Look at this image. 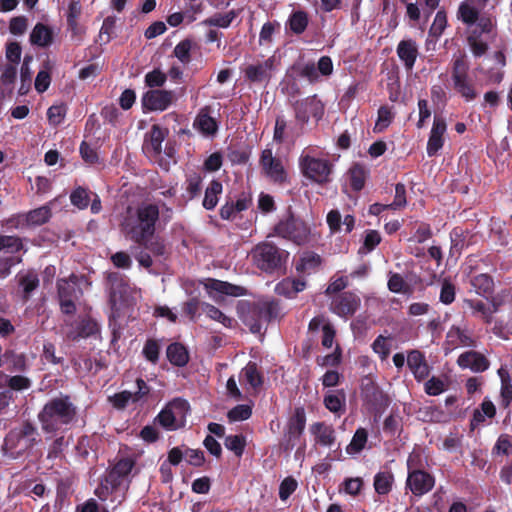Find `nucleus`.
<instances>
[{
  "label": "nucleus",
  "instance_id": "nucleus-63",
  "mask_svg": "<svg viewBox=\"0 0 512 512\" xmlns=\"http://www.w3.org/2000/svg\"><path fill=\"white\" fill-rule=\"evenodd\" d=\"M373 351L379 355L380 359L386 360L391 351V345L388 343V338L383 335H379L372 343Z\"/></svg>",
  "mask_w": 512,
  "mask_h": 512
},
{
  "label": "nucleus",
  "instance_id": "nucleus-33",
  "mask_svg": "<svg viewBox=\"0 0 512 512\" xmlns=\"http://www.w3.org/2000/svg\"><path fill=\"white\" fill-rule=\"evenodd\" d=\"M306 288V282L302 279L284 278L275 287L278 295L286 298H294L296 295Z\"/></svg>",
  "mask_w": 512,
  "mask_h": 512
},
{
  "label": "nucleus",
  "instance_id": "nucleus-16",
  "mask_svg": "<svg viewBox=\"0 0 512 512\" xmlns=\"http://www.w3.org/2000/svg\"><path fill=\"white\" fill-rule=\"evenodd\" d=\"M435 481V477L425 470L413 471L407 474L405 485L413 495L421 497L434 488Z\"/></svg>",
  "mask_w": 512,
  "mask_h": 512
},
{
  "label": "nucleus",
  "instance_id": "nucleus-35",
  "mask_svg": "<svg viewBox=\"0 0 512 512\" xmlns=\"http://www.w3.org/2000/svg\"><path fill=\"white\" fill-rule=\"evenodd\" d=\"M241 10L232 9L226 13H215L202 21V24L209 27L228 28L238 17Z\"/></svg>",
  "mask_w": 512,
  "mask_h": 512
},
{
  "label": "nucleus",
  "instance_id": "nucleus-30",
  "mask_svg": "<svg viewBox=\"0 0 512 512\" xmlns=\"http://www.w3.org/2000/svg\"><path fill=\"white\" fill-rule=\"evenodd\" d=\"M99 333L100 326L97 321L90 317H84L77 324L76 330L70 332L68 337L75 341L80 338L93 337Z\"/></svg>",
  "mask_w": 512,
  "mask_h": 512
},
{
  "label": "nucleus",
  "instance_id": "nucleus-4",
  "mask_svg": "<svg viewBox=\"0 0 512 512\" xmlns=\"http://www.w3.org/2000/svg\"><path fill=\"white\" fill-rule=\"evenodd\" d=\"M82 283L90 284L85 275L70 274L68 278L57 280V296L60 310L65 315H74L77 311L76 302L82 297Z\"/></svg>",
  "mask_w": 512,
  "mask_h": 512
},
{
  "label": "nucleus",
  "instance_id": "nucleus-44",
  "mask_svg": "<svg viewBox=\"0 0 512 512\" xmlns=\"http://www.w3.org/2000/svg\"><path fill=\"white\" fill-rule=\"evenodd\" d=\"M194 126H196L205 135H214L218 130L216 120L208 112L201 110L197 115Z\"/></svg>",
  "mask_w": 512,
  "mask_h": 512
},
{
  "label": "nucleus",
  "instance_id": "nucleus-42",
  "mask_svg": "<svg viewBox=\"0 0 512 512\" xmlns=\"http://www.w3.org/2000/svg\"><path fill=\"white\" fill-rule=\"evenodd\" d=\"M223 186L219 180H212L205 190L203 207L207 210H213L218 204V196L222 193Z\"/></svg>",
  "mask_w": 512,
  "mask_h": 512
},
{
  "label": "nucleus",
  "instance_id": "nucleus-28",
  "mask_svg": "<svg viewBox=\"0 0 512 512\" xmlns=\"http://www.w3.org/2000/svg\"><path fill=\"white\" fill-rule=\"evenodd\" d=\"M54 33L51 27L38 22L30 33V43L42 48L49 47L53 43Z\"/></svg>",
  "mask_w": 512,
  "mask_h": 512
},
{
  "label": "nucleus",
  "instance_id": "nucleus-3",
  "mask_svg": "<svg viewBox=\"0 0 512 512\" xmlns=\"http://www.w3.org/2000/svg\"><path fill=\"white\" fill-rule=\"evenodd\" d=\"M279 313L280 307L277 301H260L243 305L240 318L253 334H258L277 318Z\"/></svg>",
  "mask_w": 512,
  "mask_h": 512
},
{
  "label": "nucleus",
  "instance_id": "nucleus-34",
  "mask_svg": "<svg viewBox=\"0 0 512 512\" xmlns=\"http://www.w3.org/2000/svg\"><path fill=\"white\" fill-rule=\"evenodd\" d=\"M82 13V7H81V1L80 0H70L67 14H66V21H67V27L71 31L73 36L80 35L82 33V28L80 27L78 23V19L81 16Z\"/></svg>",
  "mask_w": 512,
  "mask_h": 512
},
{
  "label": "nucleus",
  "instance_id": "nucleus-62",
  "mask_svg": "<svg viewBox=\"0 0 512 512\" xmlns=\"http://www.w3.org/2000/svg\"><path fill=\"white\" fill-rule=\"evenodd\" d=\"M499 375L502 379V385H501V405L504 408H508L512 402V384L510 383L509 375L506 373V376L504 377L502 373V369L499 370Z\"/></svg>",
  "mask_w": 512,
  "mask_h": 512
},
{
  "label": "nucleus",
  "instance_id": "nucleus-20",
  "mask_svg": "<svg viewBox=\"0 0 512 512\" xmlns=\"http://www.w3.org/2000/svg\"><path fill=\"white\" fill-rule=\"evenodd\" d=\"M310 433L314 436L315 444L330 447L336 442V432L331 424L319 421L310 425Z\"/></svg>",
  "mask_w": 512,
  "mask_h": 512
},
{
  "label": "nucleus",
  "instance_id": "nucleus-60",
  "mask_svg": "<svg viewBox=\"0 0 512 512\" xmlns=\"http://www.w3.org/2000/svg\"><path fill=\"white\" fill-rule=\"evenodd\" d=\"M251 415V406L246 404H239L228 411L227 418L230 422H238L249 419Z\"/></svg>",
  "mask_w": 512,
  "mask_h": 512
},
{
  "label": "nucleus",
  "instance_id": "nucleus-1",
  "mask_svg": "<svg viewBox=\"0 0 512 512\" xmlns=\"http://www.w3.org/2000/svg\"><path fill=\"white\" fill-rule=\"evenodd\" d=\"M160 219V209L157 204L143 202L139 204L133 215L125 217L121 229L135 243H142L152 238Z\"/></svg>",
  "mask_w": 512,
  "mask_h": 512
},
{
  "label": "nucleus",
  "instance_id": "nucleus-12",
  "mask_svg": "<svg viewBox=\"0 0 512 512\" xmlns=\"http://www.w3.org/2000/svg\"><path fill=\"white\" fill-rule=\"evenodd\" d=\"M295 119L301 124L308 123L310 117L320 120L324 115V104L316 95L296 100L292 104Z\"/></svg>",
  "mask_w": 512,
  "mask_h": 512
},
{
  "label": "nucleus",
  "instance_id": "nucleus-2",
  "mask_svg": "<svg viewBox=\"0 0 512 512\" xmlns=\"http://www.w3.org/2000/svg\"><path fill=\"white\" fill-rule=\"evenodd\" d=\"M77 416V407L71 397L61 394L51 398L38 414V420L45 433H56L62 427L70 425Z\"/></svg>",
  "mask_w": 512,
  "mask_h": 512
},
{
  "label": "nucleus",
  "instance_id": "nucleus-52",
  "mask_svg": "<svg viewBox=\"0 0 512 512\" xmlns=\"http://www.w3.org/2000/svg\"><path fill=\"white\" fill-rule=\"evenodd\" d=\"M3 361L9 364L12 371H25L26 370V357L24 354H18L13 350H6L3 354Z\"/></svg>",
  "mask_w": 512,
  "mask_h": 512
},
{
  "label": "nucleus",
  "instance_id": "nucleus-24",
  "mask_svg": "<svg viewBox=\"0 0 512 512\" xmlns=\"http://www.w3.org/2000/svg\"><path fill=\"white\" fill-rule=\"evenodd\" d=\"M458 365L462 368H470L473 372H484L489 368L488 359L476 351H467L458 357Z\"/></svg>",
  "mask_w": 512,
  "mask_h": 512
},
{
  "label": "nucleus",
  "instance_id": "nucleus-19",
  "mask_svg": "<svg viewBox=\"0 0 512 512\" xmlns=\"http://www.w3.org/2000/svg\"><path fill=\"white\" fill-rule=\"evenodd\" d=\"M127 286V282L121 273L110 272L106 275V289L109 296V303L112 307L116 306L118 301L126 294Z\"/></svg>",
  "mask_w": 512,
  "mask_h": 512
},
{
  "label": "nucleus",
  "instance_id": "nucleus-36",
  "mask_svg": "<svg viewBox=\"0 0 512 512\" xmlns=\"http://www.w3.org/2000/svg\"><path fill=\"white\" fill-rule=\"evenodd\" d=\"M241 375L254 390L262 387L264 383V377L262 372L259 370L256 362L249 361L246 366L242 369Z\"/></svg>",
  "mask_w": 512,
  "mask_h": 512
},
{
  "label": "nucleus",
  "instance_id": "nucleus-45",
  "mask_svg": "<svg viewBox=\"0 0 512 512\" xmlns=\"http://www.w3.org/2000/svg\"><path fill=\"white\" fill-rule=\"evenodd\" d=\"M367 441H368V431L363 427H359L355 431L350 443L346 447L347 454H349V455L359 454L365 448Z\"/></svg>",
  "mask_w": 512,
  "mask_h": 512
},
{
  "label": "nucleus",
  "instance_id": "nucleus-18",
  "mask_svg": "<svg viewBox=\"0 0 512 512\" xmlns=\"http://www.w3.org/2000/svg\"><path fill=\"white\" fill-rule=\"evenodd\" d=\"M169 134L167 128H163L158 124H153L150 131L145 135L143 149L154 157H158L162 153V143Z\"/></svg>",
  "mask_w": 512,
  "mask_h": 512
},
{
  "label": "nucleus",
  "instance_id": "nucleus-57",
  "mask_svg": "<svg viewBox=\"0 0 512 512\" xmlns=\"http://www.w3.org/2000/svg\"><path fill=\"white\" fill-rule=\"evenodd\" d=\"M456 296V286L449 278H444L441 282V290L439 300L445 305H450L454 302Z\"/></svg>",
  "mask_w": 512,
  "mask_h": 512
},
{
  "label": "nucleus",
  "instance_id": "nucleus-5",
  "mask_svg": "<svg viewBox=\"0 0 512 512\" xmlns=\"http://www.w3.org/2000/svg\"><path fill=\"white\" fill-rule=\"evenodd\" d=\"M451 81L453 90L466 102H472L478 97V92L472 78L469 76V63L465 54L453 58L451 63Z\"/></svg>",
  "mask_w": 512,
  "mask_h": 512
},
{
  "label": "nucleus",
  "instance_id": "nucleus-29",
  "mask_svg": "<svg viewBox=\"0 0 512 512\" xmlns=\"http://www.w3.org/2000/svg\"><path fill=\"white\" fill-rule=\"evenodd\" d=\"M134 465L135 461L132 458H121L109 471L107 481L110 482L113 487L117 486L120 483V479L130 474Z\"/></svg>",
  "mask_w": 512,
  "mask_h": 512
},
{
  "label": "nucleus",
  "instance_id": "nucleus-64",
  "mask_svg": "<svg viewBox=\"0 0 512 512\" xmlns=\"http://www.w3.org/2000/svg\"><path fill=\"white\" fill-rule=\"evenodd\" d=\"M66 112L67 107L65 104L52 105L49 107L47 111V118L50 124L54 126L61 124L65 118Z\"/></svg>",
  "mask_w": 512,
  "mask_h": 512
},
{
  "label": "nucleus",
  "instance_id": "nucleus-41",
  "mask_svg": "<svg viewBox=\"0 0 512 512\" xmlns=\"http://www.w3.org/2000/svg\"><path fill=\"white\" fill-rule=\"evenodd\" d=\"M348 174L351 189L356 192L361 191L365 186L367 177V169L365 166L359 163H355L349 169Z\"/></svg>",
  "mask_w": 512,
  "mask_h": 512
},
{
  "label": "nucleus",
  "instance_id": "nucleus-10",
  "mask_svg": "<svg viewBox=\"0 0 512 512\" xmlns=\"http://www.w3.org/2000/svg\"><path fill=\"white\" fill-rule=\"evenodd\" d=\"M306 427V412L304 407H295L293 414L289 417L284 432V450H292L299 442Z\"/></svg>",
  "mask_w": 512,
  "mask_h": 512
},
{
  "label": "nucleus",
  "instance_id": "nucleus-59",
  "mask_svg": "<svg viewBox=\"0 0 512 512\" xmlns=\"http://www.w3.org/2000/svg\"><path fill=\"white\" fill-rule=\"evenodd\" d=\"M23 249L22 239L15 235H0V251L7 250L11 253L19 252Z\"/></svg>",
  "mask_w": 512,
  "mask_h": 512
},
{
  "label": "nucleus",
  "instance_id": "nucleus-9",
  "mask_svg": "<svg viewBox=\"0 0 512 512\" xmlns=\"http://www.w3.org/2000/svg\"><path fill=\"white\" fill-rule=\"evenodd\" d=\"M261 174L277 185H284L288 182V172L280 157L273 154L271 148H265L259 156Z\"/></svg>",
  "mask_w": 512,
  "mask_h": 512
},
{
  "label": "nucleus",
  "instance_id": "nucleus-25",
  "mask_svg": "<svg viewBox=\"0 0 512 512\" xmlns=\"http://www.w3.org/2000/svg\"><path fill=\"white\" fill-rule=\"evenodd\" d=\"M469 284L473 291L483 298L488 297L495 292V280L493 276L488 273L472 275L469 278Z\"/></svg>",
  "mask_w": 512,
  "mask_h": 512
},
{
  "label": "nucleus",
  "instance_id": "nucleus-13",
  "mask_svg": "<svg viewBox=\"0 0 512 512\" xmlns=\"http://www.w3.org/2000/svg\"><path fill=\"white\" fill-rule=\"evenodd\" d=\"M275 63V56H270L263 62L247 65L244 69L245 80L250 84H263L266 86L273 77Z\"/></svg>",
  "mask_w": 512,
  "mask_h": 512
},
{
  "label": "nucleus",
  "instance_id": "nucleus-61",
  "mask_svg": "<svg viewBox=\"0 0 512 512\" xmlns=\"http://www.w3.org/2000/svg\"><path fill=\"white\" fill-rule=\"evenodd\" d=\"M447 27V14L444 10H439L434 18V21L429 29V35L439 38Z\"/></svg>",
  "mask_w": 512,
  "mask_h": 512
},
{
  "label": "nucleus",
  "instance_id": "nucleus-43",
  "mask_svg": "<svg viewBox=\"0 0 512 512\" xmlns=\"http://www.w3.org/2000/svg\"><path fill=\"white\" fill-rule=\"evenodd\" d=\"M16 431L20 437L24 439V443L17 453L32 448L36 444L37 429L31 422L25 421L19 429H16Z\"/></svg>",
  "mask_w": 512,
  "mask_h": 512
},
{
  "label": "nucleus",
  "instance_id": "nucleus-31",
  "mask_svg": "<svg viewBox=\"0 0 512 512\" xmlns=\"http://www.w3.org/2000/svg\"><path fill=\"white\" fill-rule=\"evenodd\" d=\"M166 356L175 367H184L190 360L187 348L180 342H173L167 346Z\"/></svg>",
  "mask_w": 512,
  "mask_h": 512
},
{
  "label": "nucleus",
  "instance_id": "nucleus-54",
  "mask_svg": "<svg viewBox=\"0 0 512 512\" xmlns=\"http://www.w3.org/2000/svg\"><path fill=\"white\" fill-rule=\"evenodd\" d=\"M193 44L194 43L191 39L186 38L180 41L173 50L174 56L184 65L191 61V50Z\"/></svg>",
  "mask_w": 512,
  "mask_h": 512
},
{
  "label": "nucleus",
  "instance_id": "nucleus-50",
  "mask_svg": "<svg viewBox=\"0 0 512 512\" xmlns=\"http://www.w3.org/2000/svg\"><path fill=\"white\" fill-rule=\"evenodd\" d=\"M203 311L212 320L218 321L225 327H232L234 319L225 315L220 309L209 303H203Z\"/></svg>",
  "mask_w": 512,
  "mask_h": 512
},
{
  "label": "nucleus",
  "instance_id": "nucleus-32",
  "mask_svg": "<svg viewBox=\"0 0 512 512\" xmlns=\"http://www.w3.org/2000/svg\"><path fill=\"white\" fill-rule=\"evenodd\" d=\"M309 24V15L304 10H293L289 15L285 28L292 34L301 35L305 32Z\"/></svg>",
  "mask_w": 512,
  "mask_h": 512
},
{
  "label": "nucleus",
  "instance_id": "nucleus-47",
  "mask_svg": "<svg viewBox=\"0 0 512 512\" xmlns=\"http://www.w3.org/2000/svg\"><path fill=\"white\" fill-rule=\"evenodd\" d=\"M39 277L35 272L29 271L19 279V285L23 289V300L28 301L34 292L39 287Z\"/></svg>",
  "mask_w": 512,
  "mask_h": 512
},
{
  "label": "nucleus",
  "instance_id": "nucleus-21",
  "mask_svg": "<svg viewBox=\"0 0 512 512\" xmlns=\"http://www.w3.org/2000/svg\"><path fill=\"white\" fill-rule=\"evenodd\" d=\"M396 53L406 70L411 71L419 55L416 41L411 38L401 40L397 45Z\"/></svg>",
  "mask_w": 512,
  "mask_h": 512
},
{
  "label": "nucleus",
  "instance_id": "nucleus-46",
  "mask_svg": "<svg viewBox=\"0 0 512 512\" xmlns=\"http://www.w3.org/2000/svg\"><path fill=\"white\" fill-rule=\"evenodd\" d=\"M463 303L472 310L473 315L479 314L486 324L492 323L493 317L491 316L489 306L482 300L466 298L463 300Z\"/></svg>",
  "mask_w": 512,
  "mask_h": 512
},
{
  "label": "nucleus",
  "instance_id": "nucleus-55",
  "mask_svg": "<svg viewBox=\"0 0 512 512\" xmlns=\"http://www.w3.org/2000/svg\"><path fill=\"white\" fill-rule=\"evenodd\" d=\"M224 445L237 457H241L246 447V439L242 434L228 435L225 437Z\"/></svg>",
  "mask_w": 512,
  "mask_h": 512
},
{
  "label": "nucleus",
  "instance_id": "nucleus-27",
  "mask_svg": "<svg viewBox=\"0 0 512 512\" xmlns=\"http://www.w3.org/2000/svg\"><path fill=\"white\" fill-rule=\"evenodd\" d=\"M326 409L337 416H341L346 411V394L343 389L328 392L323 399Z\"/></svg>",
  "mask_w": 512,
  "mask_h": 512
},
{
  "label": "nucleus",
  "instance_id": "nucleus-40",
  "mask_svg": "<svg viewBox=\"0 0 512 512\" xmlns=\"http://www.w3.org/2000/svg\"><path fill=\"white\" fill-rule=\"evenodd\" d=\"M496 414V408L492 401L484 399L480 409H476L470 421L471 428L474 429L485 422V417L493 418Z\"/></svg>",
  "mask_w": 512,
  "mask_h": 512
},
{
  "label": "nucleus",
  "instance_id": "nucleus-22",
  "mask_svg": "<svg viewBox=\"0 0 512 512\" xmlns=\"http://www.w3.org/2000/svg\"><path fill=\"white\" fill-rule=\"evenodd\" d=\"M407 366L418 382L426 379L430 373V367L427 364L425 355L419 350H411L408 352Z\"/></svg>",
  "mask_w": 512,
  "mask_h": 512
},
{
  "label": "nucleus",
  "instance_id": "nucleus-56",
  "mask_svg": "<svg viewBox=\"0 0 512 512\" xmlns=\"http://www.w3.org/2000/svg\"><path fill=\"white\" fill-rule=\"evenodd\" d=\"M202 181V176L197 172H192L186 175V192L188 193L190 199H193L200 195Z\"/></svg>",
  "mask_w": 512,
  "mask_h": 512
},
{
  "label": "nucleus",
  "instance_id": "nucleus-58",
  "mask_svg": "<svg viewBox=\"0 0 512 512\" xmlns=\"http://www.w3.org/2000/svg\"><path fill=\"white\" fill-rule=\"evenodd\" d=\"M281 25L278 21H268L263 24L260 33H259V44H270L272 42V37L275 32H279Z\"/></svg>",
  "mask_w": 512,
  "mask_h": 512
},
{
  "label": "nucleus",
  "instance_id": "nucleus-37",
  "mask_svg": "<svg viewBox=\"0 0 512 512\" xmlns=\"http://www.w3.org/2000/svg\"><path fill=\"white\" fill-rule=\"evenodd\" d=\"M394 481V475L390 470L379 471L375 474L373 480L375 492L379 495L389 494L392 491Z\"/></svg>",
  "mask_w": 512,
  "mask_h": 512
},
{
  "label": "nucleus",
  "instance_id": "nucleus-38",
  "mask_svg": "<svg viewBox=\"0 0 512 512\" xmlns=\"http://www.w3.org/2000/svg\"><path fill=\"white\" fill-rule=\"evenodd\" d=\"M479 8L474 5V0H465L460 3L457 11V17L464 24L472 25L478 21Z\"/></svg>",
  "mask_w": 512,
  "mask_h": 512
},
{
  "label": "nucleus",
  "instance_id": "nucleus-6",
  "mask_svg": "<svg viewBox=\"0 0 512 512\" xmlns=\"http://www.w3.org/2000/svg\"><path fill=\"white\" fill-rule=\"evenodd\" d=\"M252 256L257 268L272 274L285 268L289 253L273 243L262 242L255 247Z\"/></svg>",
  "mask_w": 512,
  "mask_h": 512
},
{
  "label": "nucleus",
  "instance_id": "nucleus-7",
  "mask_svg": "<svg viewBox=\"0 0 512 512\" xmlns=\"http://www.w3.org/2000/svg\"><path fill=\"white\" fill-rule=\"evenodd\" d=\"M301 174L318 185L332 181L334 165L328 158H319L303 151L298 159Z\"/></svg>",
  "mask_w": 512,
  "mask_h": 512
},
{
  "label": "nucleus",
  "instance_id": "nucleus-51",
  "mask_svg": "<svg viewBox=\"0 0 512 512\" xmlns=\"http://www.w3.org/2000/svg\"><path fill=\"white\" fill-rule=\"evenodd\" d=\"M467 43L475 57H481L488 51V44L481 39L480 33L475 29L467 37Z\"/></svg>",
  "mask_w": 512,
  "mask_h": 512
},
{
  "label": "nucleus",
  "instance_id": "nucleus-17",
  "mask_svg": "<svg viewBox=\"0 0 512 512\" xmlns=\"http://www.w3.org/2000/svg\"><path fill=\"white\" fill-rule=\"evenodd\" d=\"M447 131V123L443 116L435 114L432 128L427 141L426 151L429 157L438 154L442 149L445 139L444 135Z\"/></svg>",
  "mask_w": 512,
  "mask_h": 512
},
{
  "label": "nucleus",
  "instance_id": "nucleus-8",
  "mask_svg": "<svg viewBox=\"0 0 512 512\" xmlns=\"http://www.w3.org/2000/svg\"><path fill=\"white\" fill-rule=\"evenodd\" d=\"M273 232L276 236L301 246L309 241L311 231L308 224L289 207L286 215L274 226Z\"/></svg>",
  "mask_w": 512,
  "mask_h": 512
},
{
  "label": "nucleus",
  "instance_id": "nucleus-49",
  "mask_svg": "<svg viewBox=\"0 0 512 512\" xmlns=\"http://www.w3.org/2000/svg\"><path fill=\"white\" fill-rule=\"evenodd\" d=\"M161 346L158 340L149 338L145 341L142 355L144 358L153 365H156L160 358Z\"/></svg>",
  "mask_w": 512,
  "mask_h": 512
},
{
  "label": "nucleus",
  "instance_id": "nucleus-48",
  "mask_svg": "<svg viewBox=\"0 0 512 512\" xmlns=\"http://www.w3.org/2000/svg\"><path fill=\"white\" fill-rule=\"evenodd\" d=\"M366 401L371 404L375 409H384L389 405L388 396L378 387H372L366 392Z\"/></svg>",
  "mask_w": 512,
  "mask_h": 512
},
{
  "label": "nucleus",
  "instance_id": "nucleus-39",
  "mask_svg": "<svg viewBox=\"0 0 512 512\" xmlns=\"http://www.w3.org/2000/svg\"><path fill=\"white\" fill-rule=\"evenodd\" d=\"M321 257L313 252L305 253L296 263V271L303 274H311L321 265Z\"/></svg>",
  "mask_w": 512,
  "mask_h": 512
},
{
  "label": "nucleus",
  "instance_id": "nucleus-53",
  "mask_svg": "<svg viewBox=\"0 0 512 512\" xmlns=\"http://www.w3.org/2000/svg\"><path fill=\"white\" fill-rule=\"evenodd\" d=\"M71 204L80 210L86 209L90 202V192L87 188L78 186L70 194Z\"/></svg>",
  "mask_w": 512,
  "mask_h": 512
},
{
  "label": "nucleus",
  "instance_id": "nucleus-26",
  "mask_svg": "<svg viewBox=\"0 0 512 512\" xmlns=\"http://www.w3.org/2000/svg\"><path fill=\"white\" fill-rule=\"evenodd\" d=\"M205 288L210 291H215L222 295L240 297L246 295L247 291L244 287L235 285L226 281L218 279H208Z\"/></svg>",
  "mask_w": 512,
  "mask_h": 512
},
{
  "label": "nucleus",
  "instance_id": "nucleus-23",
  "mask_svg": "<svg viewBox=\"0 0 512 512\" xmlns=\"http://www.w3.org/2000/svg\"><path fill=\"white\" fill-rule=\"evenodd\" d=\"M52 217V211L49 205H43L36 209L30 210L26 214L18 216V224H26L27 226H41L46 224Z\"/></svg>",
  "mask_w": 512,
  "mask_h": 512
},
{
  "label": "nucleus",
  "instance_id": "nucleus-14",
  "mask_svg": "<svg viewBox=\"0 0 512 512\" xmlns=\"http://www.w3.org/2000/svg\"><path fill=\"white\" fill-rule=\"evenodd\" d=\"M174 99L175 93L171 90L151 89L142 95L141 104L144 111H164Z\"/></svg>",
  "mask_w": 512,
  "mask_h": 512
},
{
  "label": "nucleus",
  "instance_id": "nucleus-11",
  "mask_svg": "<svg viewBox=\"0 0 512 512\" xmlns=\"http://www.w3.org/2000/svg\"><path fill=\"white\" fill-rule=\"evenodd\" d=\"M189 410V403L185 399L176 398L170 401L157 415L158 423L168 431L177 430V418H184Z\"/></svg>",
  "mask_w": 512,
  "mask_h": 512
},
{
  "label": "nucleus",
  "instance_id": "nucleus-15",
  "mask_svg": "<svg viewBox=\"0 0 512 512\" xmlns=\"http://www.w3.org/2000/svg\"><path fill=\"white\" fill-rule=\"evenodd\" d=\"M361 300L353 292L346 291L332 297L330 311L340 317L352 316L359 308Z\"/></svg>",
  "mask_w": 512,
  "mask_h": 512
}]
</instances>
